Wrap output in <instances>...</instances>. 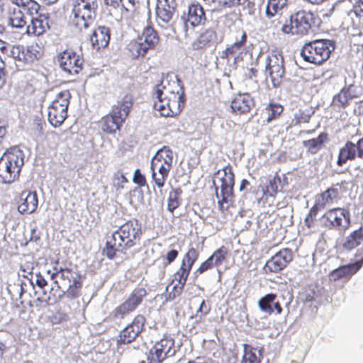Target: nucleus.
Instances as JSON below:
<instances>
[{"mask_svg":"<svg viewBox=\"0 0 363 363\" xmlns=\"http://www.w3.org/2000/svg\"><path fill=\"white\" fill-rule=\"evenodd\" d=\"M142 236L143 229L138 220H129L112 233L111 239L106 242L104 252L109 259H114L118 252L126 254L140 245Z\"/></svg>","mask_w":363,"mask_h":363,"instance_id":"obj_1","label":"nucleus"},{"mask_svg":"<svg viewBox=\"0 0 363 363\" xmlns=\"http://www.w3.org/2000/svg\"><path fill=\"white\" fill-rule=\"evenodd\" d=\"M154 108L165 117L179 115L185 104V93L180 82L174 83L172 88L157 84L154 91Z\"/></svg>","mask_w":363,"mask_h":363,"instance_id":"obj_2","label":"nucleus"},{"mask_svg":"<svg viewBox=\"0 0 363 363\" xmlns=\"http://www.w3.org/2000/svg\"><path fill=\"white\" fill-rule=\"evenodd\" d=\"M134 104L133 96L126 93L112 105L109 112L102 116L99 125L103 133L115 135L121 131L128 118Z\"/></svg>","mask_w":363,"mask_h":363,"instance_id":"obj_3","label":"nucleus"},{"mask_svg":"<svg viewBox=\"0 0 363 363\" xmlns=\"http://www.w3.org/2000/svg\"><path fill=\"white\" fill-rule=\"evenodd\" d=\"M174 153L169 146L158 150L151 160L152 183L153 189L157 187L162 192L172 168Z\"/></svg>","mask_w":363,"mask_h":363,"instance_id":"obj_4","label":"nucleus"},{"mask_svg":"<svg viewBox=\"0 0 363 363\" xmlns=\"http://www.w3.org/2000/svg\"><path fill=\"white\" fill-rule=\"evenodd\" d=\"M0 51L26 66H32L36 64L44 55L43 47L36 42L26 45H15L11 46L0 40Z\"/></svg>","mask_w":363,"mask_h":363,"instance_id":"obj_5","label":"nucleus"},{"mask_svg":"<svg viewBox=\"0 0 363 363\" xmlns=\"http://www.w3.org/2000/svg\"><path fill=\"white\" fill-rule=\"evenodd\" d=\"M23 164V153L18 147L6 150L0 157V182L11 184L18 180Z\"/></svg>","mask_w":363,"mask_h":363,"instance_id":"obj_6","label":"nucleus"},{"mask_svg":"<svg viewBox=\"0 0 363 363\" xmlns=\"http://www.w3.org/2000/svg\"><path fill=\"white\" fill-rule=\"evenodd\" d=\"M99 9V0H74L72 25L79 32L87 30L94 23Z\"/></svg>","mask_w":363,"mask_h":363,"instance_id":"obj_7","label":"nucleus"},{"mask_svg":"<svg viewBox=\"0 0 363 363\" xmlns=\"http://www.w3.org/2000/svg\"><path fill=\"white\" fill-rule=\"evenodd\" d=\"M334 50L333 40L316 39L303 45L301 50V56L307 62L320 65L329 59Z\"/></svg>","mask_w":363,"mask_h":363,"instance_id":"obj_8","label":"nucleus"},{"mask_svg":"<svg viewBox=\"0 0 363 363\" xmlns=\"http://www.w3.org/2000/svg\"><path fill=\"white\" fill-rule=\"evenodd\" d=\"M315 21L316 17L313 12L299 10L290 16L289 23H285L281 30L284 34L303 36L309 33Z\"/></svg>","mask_w":363,"mask_h":363,"instance_id":"obj_9","label":"nucleus"},{"mask_svg":"<svg viewBox=\"0 0 363 363\" xmlns=\"http://www.w3.org/2000/svg\"><path fill=\"white\" fill-rule=\"evenodd\" d=\"M58 262H56L57 265ZM54 272L51 274V279H54L60 275L61 284L67 289L66 296L70 299L78 298L81 294L82 288V277L81 274L73 269L68 267H53Z\"/></svg>","mask_w":363,"mask_h":363,"instance_id":"obj_10","label":"nucleus"},{"mask_svg":"<svg viewBox=\"0 0 363 363\" xmlns=\"http://www.w3.org/2000/svg\"><path fill=\"white\" fill-rule=\"evenodd\" d=\"M147 295V290L144 287H135L127 298L112 311L110 316L113 320L123 319L126 315L134 312L142 304Z\"/></svg>","mask_w":363,"mask_h":363,"instance_id":"obj_11","label":"nucleus"},{"mask_svg":"<svg viewBox=\"0 0 363 363\" xmlns=\"http://www.w3.org/2000/svg\"><path fill=\"white\" fill-rule=\"evenodd\" d=\"M70 99L69 91L63 90L57 94L48 106V121L52 126H60L67 118Z\"/></svg>","mask_w":363,"mask_h":363,"instance_id":"obj_12","label":"nucleus"},{"mask_svg":"<svg viewBox=\"0 0 363 363\" xmlns=\"http://www.w3.org/2000/svg\"><path fill=\"white\" fill-rule=\"evenodd\" d=\"M265 75L269 77L274 87H279L285 74L284 59L281 52H269L265 60Z\"/></svg>","mask_w":363,"mask_h":363,"instance_id":"obj_13","label":"nucleus"},{"mask_svg":"<svg viewBox=\"0 0 363 363\" xmlns=\"http://www.w3.org/2000/svg\"><path fill=\"white\" fill-rule=\"evenodd\" d=\"M176 352L174 339L169 335H164L150 350L147 362L162 363L166 359L174 356Z\"/></svg>","mask_w":363,"mask_h":363,"instance_id":"obj_14","label":"nucleus"},{"mask_svg":"<svg viewBox=\"0 0 363 363\" xmlns=\"http://www.w3.org/2000/svg\"><path fill=\"white\" fill-rule=\"evenodd\" d=\"M322 225L328 230H345L350 224V213L344 208H333L320 218Z\"/></svg>","mask_w":363,"mask_h":363,"instance_id":"obj_15","label":"nucleus"},{"mask_svg":"<svg viewBox=\"0 0 363 363\" xmlns=\"http://www.w3.org/2000/svg\"><path fill=\"white\" fill-rule=\"evenodd\" d=\"M222 173L220 178L221 199L218 201L220 209L224 208V203H228L233 199V188L235 185V174L232 166L228 164L221 170H218L217 174Z\"/></svg>","mask_w":363,"mask_h":363,"instance_id":"obj_16","label":"nucleus"},{"mask_svg":"<svg viewBox=\"0 0 363 363\" xmlns=\"http://www.w3.org/2000/svg\"><path fill=\"white\" fill-rule=\"evenodd\" d=\"M357 159H363V135L356 143L346 141L339 150L336 164L342 167L348 161H354Z\"/></svg>","mask_w":363,"mask_h":363,"instance_id":"obj_17","label":"nucleus"},{"mask_svg":"<svg viewBox=\"0 0 363 363\" xmlns=\"http://www.w3.org/2000/svg\"><path fill=\"white\" fill-rule=\"evenodd\" d=\"M58 62L65 72L70 74H77L82 69L84 59L82 55L68 48L59 54Z\"/></svg>","mask_w":363,"mask_h":363,"instance_id":"obj_18","label":"nucleus"},{"mask_svg":"<svg viewBox=\"0 0 363 363\" xmlns=\"http://www.w3.org/2000/svg\"><path fill=\"white\" fill-rule=\"evenodd\" d=\"M293 252L290 248H283L269 259L265 268L269 272L277 273L283 270L293 260Z\"/></svg>","mask_w":363,"mask_h":363,"instance_id":"obj_19","label":"nucleus"},{"mask_svg":"<svg viewBox=\"0 0 363 363\" xmlns=\"http://www.w3.org/2000/svg\"><path fill=\"white\" fill-rule=\"evenodd\" d=\"M38 206V197L35 191H23L18 202V211L21 214L34 213Z\"/></svg>","mask_w":363,"mask_h":363,"instance_id":"obj_20","label":"nucleus"},{"mask_svg":"<svg viewBox=\"0 0 363 363\" xmlns=\"http://www.w3.org/2000/svg\"><path fill=\"white\" fill-rule=\"evenodd\" d=\"M363 266V257L354 263L348 264L339 267L333 270L329 277L331 280L337 281L340 279H350Z\"/></svg>","mask_w":363,"mask_h":363,"instance_id":"obj_21","label":"nucleus"},{"mask_svg":"<svg viewBox=\"0 0 363 363\" xmlns=\"http://www.w3.org/2000/svg\"><path fill=\"white\" fill-rule=\"evenodd\" d=\"M49 29V15L39 13L36 17L32 18L30 24L26 27V33L28 35L38 37L43 35Z\"/></svg>","mask_w":363,"mask_h":363,"instance_id":"obj_22","label":"nucleus"},{"mask_svg":"<svg viewBox=\"0 0 363 363\" xmlns=\"http://www.w3.org/2000/svg\"><path fill=\"white\" fill-rule=\"evenodd\" d=\"M111 39V30L108 27L100 26L90 35V42L94 49L99 50L108 46Z\"/></svg>","mask_w":363,"mask_h":363,"instance_id":"obj_23","label":"nucleus"},{"mask_svg":"<svg viewBox=\"0 0 363 363\" xmlns=\"http://www.w3.org/2000/svg\"><path fill=\"white\" fill-rule=\"evenodd\" d=\"M357 86L352 84L343 87L340 91L333 98L334 104L340 108H345L350 104V101L358 98L359 93L357 91Z\"/></svg>","mask_w":363,"mask_h":363,"instance_id":"obj_24","label":"nucleus"},{"mask_svg":"<svg viewBox=\"0 0 363 363\" xmlns=\"http://www.w3.org/2000/svg\"><path fill=\"white\" fill-rule=\"evenodd\" d=\"M277 294H267L258 301V306L262 312L271 315L275 311L277 314L282 313V307L279 301H275Z\"/></svg>","mask_w":363,"mask_h":363,"instance_id":"obj_25","label":"nucleus"},{"mask_svg":"<svg viewBox=\"0 0 363 363\" xmlns=\"http://www.w3.org/2000/svg\"><path fill=\"white\" fill-rule=\"evenodd\" d=\"M254 105V100L250 94H239L233 99L231 108L233 112L242 114L250 112Z\"/></svg>","mask_w":363,"mask_h":363,"instance_id":"obj_26","label":"nucleus"},{"mask_svg":"<svg viewBox=\"0 0 363 363\" xmlns=\"http://www.w3.org/2000/svg\"><path fill=\"white\" fill-rule=\"evenodd\" d=\"M148 24L144 28L140 40L141 43L147 48V51L154 50L160 42V36L157 31L153 28L150 18H148Z\"/></svg>","mask_w":363,"mask_h":363,"instance_id":"obj_27","label":"nucleus"},{"mask_svg":"<svg viewBox=\"0 0 363 363\" xmlns=\"http://www.w3.org/2000/svg\"><path fill=\"white\" fill-rule=\"evenodd\" d=\"M206 21V14L201 5L193 4L189 6L187 21L189 22L192 26L203 25Z\"/></svg>","mask_w":363,"mask_h":363,"instance_id":"obj_28","label":"nucleus"},{"mask_svg":"<svg viewBox=\"0 0 363 363\" xmlns=\"http://www.w3.org/2000/svg\"><path fill=\"white\" fill-rule=\"evenodd\" d=\"M328 140V134L323 132L317 138L303 141V145L307 152L312 154H317Z\"/></svg>","mask_w":363,"mask_h":363,"instance_id":"obj_29","label":"nucleus"},{"mask_svg":"<svg viewBox=\"0 0 363 363\" xmlns=\"http://www.w3.org/2000/svg\"><path fill=\"white\" fill-rule=\"evenodd\" d=\"M216 33L211 29H207L201 33L191 43V48L194 50H200L211 45V42L216 38Z\"/></svg>","mask_w":363,"mask_h":363,"instance_id":"obj_30","label":"nucleus"},{"mask_svg":"<svg viewBox=\"0 0 363 363\" xmlns=\"http://www.w3.org/2000/svg\"><path fill=\"white\" fill-rule=\"evenodd\" d=\"M363 243V225L351 232L342 243L346 250H352Z\"/></svg>","mask_w":363,"mask_h":363,"instance_id":"obj_31","label":"nucleus"},{"mask_svg":"<svg viewBox=\"0 0 363 363\" xmlns=\"http://www.w3.org/2000/svg\"><path fill=\"white\" fill-rule=\"evenodd\" d=\"M177 4L157 3L156 7V16L159 21L163 23H169L173 17Z\"/></svg>","mask_w":363,"mask_h":363,"instance_id":"obj_32","label":"nucleus"},{"mask_svg":"<svg viewBox=\"0 0 363 363\" xmlns=\"http://www.w3.org/2000/svg\"><path fill=\"white\" fill-rule=\"evenodd\" d=\"M247 36L246 33L245 31H242L240 39L237 40L230 46L226 48V49L223 51L221 57L228 59L235 54L240 52V51L242 50V48L245 47L247 43Z\"/></svg>","mask_w":363,"mask_h":363,"instance_id":"obj_33","label":"nucleus"},{"mask_svg":"<svg viewBox=\"0 0 363 363\" xmlns=\"http://www.w3.org/2000/svg\"><path fill=\"white\" fill-rule=\"evenodd\" d=\"M243 350L244 354L241 363H261L262 354L260 351L257 352L256 348L248 344L243 345Z\"/></svg>","mask_w":363,"mask_h":363,"instance_id":"obj_34","label":"nucleus"},{"mask_svg":"<svg viewBox=\"0 0 363 363\" xmlns=\"http://www.w3.org/2000/svg\"><path fill=\"white\" fill-rule=\"evenodd\" d=\"M288 0H268L266 15L268 18H274L286 6Z\"/></svg>","mask_w":363,"mask_h":363,"instance_id":"obj_35","label":"nucleus"},{"mask_svg":"<svg viewBox=\"0 0 363 363\" xmlns=\"http://www.w3.org/2000/svg\"><path fill=\"white\" fill-rule=\"evenodd\" d=\"M338 197L339 189L331 187L322 192L316 199L325 207L328 204L333 203Z\"/></svg>","mask_w":363,"mask_h":363,"instance_id":"obj_36","label":"nucleus"},{"mask_svg":"<svg viewBox=\"0 0 363 363\" xmlns=\"http://www.w3.org/2000/svg\"><path fill=\"white\" fill-rule=\"evenodd\" d=\"M128 50L132 59H138L140 57H144L147 52V48L143 43L136 40H133L128 44Z\"/></svg>","mask_w":363,"mask_h":363,"instance_id":"obj_37","label":"nucleus"},{"mask_svg":"<svg viewBox=\"0 0 363 363\" xmlns=\"http://www.w3.org/2000/svg\"><path fill=\"white\" fill-rule=\"evenodd\" d=\"M10 24L17 28H23L26 25L24 13L18 9H14L9 17Z\"/></svg>","mask_w":363,"mask_h":363,"instance_id":"obj_38","label":"nucleus"},{"mask_svg":"<svg viewBox=\"0 0 363 363\" xmlns=\"http://www.w3.org/2000/svg\"><path fill=\"white\" fill-rule=\"evenodd\" d=\"M199 257V252L194 247H191L184 255L181 264H184L186 267L191 269Z\"/></svg>","mask_w":363,"mask_h":363,"instance_id":"obj_39","label":"nucleus"},{"mask_svg":"<svg viewBox=\"0 0 363 363\" xmlns=\"http://www.w3.org/2000/svg\"><path fill=\"white\" fill-rule=\"evenodd\" d=\"M182 191L181 189H173L169 195L167 200V210L173 213L180 206V195Z\"/></svg>","mask_w":363,"mask_h":363,"instance_id":"obj_40","label":"nucleus"},{"mask_svg":"<svg viewBox=\"0 0 363 363\" xmlns=\"http://www.w3.org/2000/svg\"><path fill=\"white\" fill-rule=\"evenodd\" d=\"M228 255V248L225 246L222 245L216 250L210 257H212L215 267H220L227 259Z\"/></svg>","mask_w":363,"mask_h":363,"instance_id":"obj_41","label":"nucleus"},{"mask_svg":"<svg viewBox=\"0 0 363 363\" xmlns=\"http://www.w3.org/2000/svg\"><path fill=\"white\" fill-rule=\"evenodd\" d=\"M191 270V269L186 267L184 264H181L177 271L174 274L172 283L178 282L180 284L186 285Z\"/></svg>","mask_w":363,"mask_h":363,"instance_id":"obj_42","label":"nucleus"},{"mask_svg":"<svg viewBox=\"0 0 363 363\" xmlns=\"http://www.w3.org/2000/svg\"><path fill=\"white\" fill-rule=\"evenodd\" d=\"M265 109L267 112V121L268 123L277 119L284 111L283 106L277 103H269Z\"/></svg>","mask_w":363,"mask_h":363,"instance_id":"obj_43","label":"nucleus"},{"mask_svg":"<svg viewBox=\"0 0 363 363\" xmlns=\"http://www.w3.org/2000/svg\"><path fill=\"white\" fill-rule=\"evenodd\" d=\"M145 318L144 315L138 314L135 315L132 320V322L128 324L127 326L130 328V330L136 333V335L138 336L142 331L144 330V326L145 323Z\"/></svg>","mask_w":363,"mask_h":363,"instance_id":"obj_44","label":"nucleus"},{"mask_svg":"<svg viewBox=\"0 0 363 363\" xmlns=\"http://www.w3.org/2000/svg\"><path fill=\"white\" fill-rule=\"evenodd\" d=\"M211 309V306L206 303V301L203 299L199 308L196 311L191 318H195L196 322L201 323L204 320L205 317L209 314Z\"/></svg>","mask_w":363,"mask_h":363,"instance_id":"obj_45","label":"nucleus"},{"mask_svg":"<svg viewBox=\"0 0 363 363\" xmlns=\"http://www.w3.org/2000/svg\"><path fill=\"white\" fill-rule=\"evenodd\" d=\"M138 336L134 333L130 327L126 326L123 329L118 336V344H128L133 342Z\"/></svg>","mask_w":363,"mask_h":363,"instance_id":"obj_46","label":"nucleus"},{"mask_svg":"<svg viewBox=\"0 0 363 363\" xmlns=\"http://www.w3.org/2000/svg\"><path fill=\"white\" fill-rule=\"evenodd\" d=\"M18 7L26 10L30 16L38 15L40 9V5L35 0H25Z\"/></svg>","mask_w":363,"mask_h":363,"instance_id":"obj_47","label":"nucleus"},{"mask_svg":"<svg viewBox=\"0 0 363 363\" xmlns=\"http://www.w3.org/2000/svg\"><path fill=\"white\" fill-rule=\"evenodd\" d=\"M172 285V290L168 293L167 299L174 300L177 297L179 296L184 290L185 285L179 284L178 282L170 283L169 286Z\"/></svg>","mask_w":363,"mask_h":363,"instance_id":"obj_48","label":"nucleus"},{"mask_svg":"<svg viewBox=\"0 0 363 363\" xmlns=\"http://www.w3.org/2000/svg\"><path fill=\"white\" fill-rule=\"evenodd\" d=\"M215 267L212 257H208L206 260L203 262L199 268L196 269V273L201 274L205 272L213 269Z\"/></svg>","mask_w":363,"mask_h":363,"instance_id":"obj_49","label":"nucleus"},{"mask_svg":"<svg viewBox=\"0 0 363 363\" xmlns=\"http://www.w3.org/2000/svg\"><path fill=\"white\" fill-rule=\"evenodd\" d=\"M248 0H218L217 4L220 7H233L244 4Z\"/></svg>","mask_w":363,"mask_h":363,"instance_id":"obj_50","label":"nucleus"},{"mask_svg":"<svg viewBox=\"0 0 363 363\" xmlns=\"http://www.w3.org/2000/svg\"><path fill=\"white\" fill-rule=\"evenodd\" d=\"M133 181L140 187L145 186L147 184L146 178L145 175L141 173L139 169H137L134 172Z\"/></svg>","mask_w":363,"mask_h":363,"instance_id":"obj_51","label":"nucleus"},{"mask_svg":"<svg viewBox=\"0 0 363 363\" xmlns=\"http://www.w3.org/2000/svg\"><path fill=\"white\" fill-rule=\"evenodd\" d=\"M310 119V116L306 114L303 111H299L294 114L295 125H299L303 123H308Z\"/></svg>","mask_w":363,"mask_h":363,"instance_id":"obj_52","label":"nucleus"},{"mask_svg":"<svg viewBox=\"0 0 363 363\" xmlns=\"http://www.w3.org/2000/svg\"><path fill=\"white\" fill-rule=\"evenodd\" d=\"M115 180L118 181L116 189H121L124 188V184L128 182V179L123 172H117L113 177Z\"/></svg>","mask_w":363,"mask_h":363,"instance_id":"obj_53","label":"nucleus"},{"mask_svg":"<svg viewBox=\"0 0 363 363\" xmlns=\"http://www.w3.org/2000/svg\"><path fill=\"white\" fill-rule=\"evenodd\" d=\"M352 11L357 17H363V0H357L353 4Z\"/></svg>","mask_w":363,"mask_h":363,"instance_id":"obj_54","label":"nucleus"},{"mask_svg":"<svg viewBox=\"0 0 363 363\" xmlns=\"http://www.w3.org/2000/svg\"><path fill=\"white\" fill-rule=\"evenodd\" d=\"M325 207L323 206V203H320L317 199L315 200V202L314 205L311 208L308 212V215L311 217L316 218L318 213L321 210L324 209Z\"/></svg>","mask_w":363,"mask_h":363,"instance_id":"obj_55","label":"nucleus"},{"mask_svg":"<svg viewBox=\"0 0 363 363\" xmlns=\"http://www.w3.org/2000/svg\"><path fill=\"white\" fill-rule=\"evenodd\" d=\"M281 183V179L279 177L276 176L269 181L267 188L274 194L278 192L279 185Z\"/></svg>","mask_w":363,"mask_h":363,"instance_id":"obj_56","label":"nucleus"},{"mask_svg":"<svg viewBox=\"0 0 363 363\" xmlns=\"http://www.w3.org/2000/svg\"><path fill=\"white\" fill-rule=\"evenodd\" d=\"M50 304H51V298L50 296L38 297L35 300V305L37 307H42Z\"/></svg>","mask_w":363,"mask_h":363,"instance_id":"obj_57","label":"nucleus"},{"mask_svg":"<svg viewBox=\"0 0 363 363\" xmlns=\"http://www.w3.org/2000/svg\"><path fill=\"white\" fill-rule=\"evenodd\" d=\"M7 71L4 61L0 57V83L4 84L6 81Z\"/></svg>","mask_w":363,"mask_h":363,"instance_id":"obj_58","label":"nucleus"},{"mask_svg":"<svg viewBox=\"0 0 363 363\" xmlns=\"http://www.w3.org/2000/svg\"><path fill=\"white\" fill-rule=\"evenodd\" d=\"M179 252L177 250H171L166 255L167 264L172 263L178 257Z\"/></svg>","mask_w":363,"mask_h":363,"instance_id":"obj_59","label":"nucleus"},{"mask_svg":"<svg viewBox=\"0 0 363 363\" xmlns=\"http://www.w3.org/2000/svg\"><path fill=\"white\" fill-rule=\"evenodd\" d=\"M50 320L53 324H58L67 320V315L65 313L58 312V316L57 315H54L50 317Z\"/></svg>","mask_w":363,"mask_h":363,"instance_id":"obj_60","label":"nucleus"},{"mask_svg":"<svg viewBox=\"0 0 363 363\" xmlns=\"http://www.w3.org/2000/svg\"><path fill=\"white\" fill-rule=\"evenodd\" d=\"M284 24H282V20H281V16H279L276 19H274L272 20L271 22H270V26H269V28H272L274 30H277L278 29L279 27L281 28V26H283Z\"/></svg>","mask_w":363,"mask_h":363,"instance_id":"obj_61","label":"nucleus"},{"mask_svg":"<svg viewBox=\"0 0 363 363\" xmlns=\"http://www.w3.org/2000/svg\"><path fill=\"white\" fill-rule=\"evenodd\" d=\"M35 282L37 286H39L40 289H43L45 286L48 285V282L45 280V279L43 277V276H42L40 274H36Z\"/></svg>","mask_w":363,"mask_h":363,"instance_id":"obj_62","label":"nucleus"},{"mask_svg":"<svg viewBox=\"0 0 363 363\" xmlns=\"http://www.w3.org/2000/svg\"><path fill=\"white\" fill-rule=\"evenodd\" d=\"M315 220V218L311 217L308 214H307V216H306V217L305 218V220H304L305 225L308 228H311L313 226V225H314Z\"/></svg>","mask_w":363,"mask_h":363,"instance_id":"obj_63","label":"nucleus"},{"mask_svg":"<svg viewBox=\"0 0 363 363\" xmlns=\"http://www.w3.org/2000/svg\"><path fill=\"white\" fill-rule=\"evenodd\" d=\"M104 1L107 6L116 9L121 5L122 0H104Z\"/></svg>","mask_w":363,"mask_h":363,"instance_id":"obj_64","label":"nucleus"}]
</instances>
